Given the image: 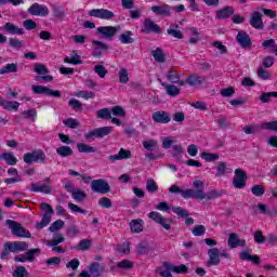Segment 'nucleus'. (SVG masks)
I'll use <instances>...</instances> for the list:
<instances>
[{"mask_svg":"<svg viewBox=\"0 0 277 277\" xmlns=\"http://www.w3.org/2000/svg\"><path fill=\"white\" fill-rule=\"evenodd\" d=\"M41 211L44 212L41 222L36 224V228L39 230L51 224V215L55 213V210L49 203H41Z\"/></svg>","mask_w":277,"mask_h":277,"instance_id":"obj_1","label":"nucleus"},{"mask_svg":"<svg viewBox=\"0 0 277 277\" xmlns=\"http://www.w3.org/2000/svg\"><path fill=\"white\" fill-rule=\"evenodd\" d=\"M25 163H44L47 161V155L42 149H38L24 155Z\"/></svg>","mask_w":277,"mask_h":277,"instance_id":"obj_2","label":"nucleus"},{"mask_svg":"<svg viewBox=\"0 0 277 277\" xmlns=\"http://www.w3.org/2000/svg\"><path fill=\"white\" fill-rule=\"evenodd\" d=\"M6 224L9 228H11V233L15 235L16 237H31V234L29 230L25 229L21 224L16 223V221L13 220H6Z\"/></svg>","mask_w":277,"mask_h":277,"instance_id":"obj_3","label":"nucleus"},{"mask_svg":"<svg viewBox=\"0 0 277 277\" xmlns=\"http://www.w3.org/2000/svg\"><path fill=\"white\" fill-rule=\"evenodd\" d=\"M114 131V127H103L96 128L88 133L84 134L85 140H92L94 137L103 138L106 135H109Z\"/></svg>","mask_w":277,"mask_h":277,"instance_id":"obj_4","label":"nucleus"},{"mask_svg":"<svg viewBox=\"0 0 277 277\" xmlns=\"http://www.w3.org/2000/svg\"><path fill=\"white\" fill-rule=\"evenodd\" d=\"M88 14L93 16V18H101L102 21H111V18L116 17V14L107 9H93Z\"/></svg>","mask_w":277,"mask_h":277,"instance_id":"obj_5","label":"nucleus"},{"mask_svg":"<svg viewBox=\"0 0 277 277\" xmlns=\"http://www.w3.org/2000/svg\"><path fill=\"white\" fill-rule=\"evenodd\" d=\"M50 183H51V177L45 179L44 184L31 183L30 192L35 194H51V192H53V187L51 186Z\"/></svg>","mask_w":277,"mask_h":277,"instance_id":"obj_6","label":"nucleus"},{"mask_svg":"<svg viewBox=\"0 0 277 277\" xmlns=\"http://www.w3.org/2000/svg\"><path fill=\"white\" fill-rule=\"evenodd\" d=\"M91 189L96 194H108L111 188L105 180L100 179L91 181Z\"/></svg>","mask_w":277,"mask_h":277,"instance_id":"obj_7","label":"nucleus"},{"mask_svg":"<svg viewBox=\"0 0 277 277\" xmlns=\"http://www.w3.org/2000/svg\"><path fill=\"white\" fill-rule=\"evenodd\" d=\"M185 77V74L177 71L175 69H170L167 71V79L170 81V83H175L176 85L180 87H185L186 82L185 80H182L181 78Z\"/></svg>","mask_w":277,"mask_h":277,"instance_id":"obj_8","label":"nucleus"},{"mask_svg":"<svg viewBox=\"0 0 277 277\" xmlns=\"http://www.w3.org/2000/svg\"><path fill=\"white\" fill-rule=\"evenodd\" d=\"M246 181H248V175L241 169L235 170V177L233 180V185L236 189H243L246 187Z\"/></svg>","mask_w":277,"mask_h":277,"instance_id":"obj_9","label":"nucleus"},{"mask_svg":"<svg viewBox=\"0 0 277 277\" xmlns=\"http://www.w3.org/2000/svg\"><path fill=\"white\" fill-rule=\"evenodd\" d=\"M120 31V26H101L97 28V34L102 35V38L111 40Z\"/></svg>","mask_w":277,"mask_h":277,"instance_id":"obj_10","label":"nucleus"},{"mask_svg":"<svg viewBox=\"0 0 277 277\" xmlns=\"http://www.w3.org/2000/svg\"><path fill=\"white\" fill-rule=\"evenodd\" d=\"M31 90L35 94H45L47 96H53L54 98H60V96H62V93H60V91H53L49 89V87L44 85H32Z\"/></svg>","mask_w":277,"mask_h":277,"instance_id":"obj_11","label":"nucleus"},{"mask_svg":"<svg viewBox=\"0 0 277 277\" xmlns=\"http://www.w3.org/2000/svg\"><path fill=\"white\" fill-rule=\"evenodd\" d=\"M148 217L150 220H154V222H156L157 224H160V226H162L164 230H170V228H172V225L170 224V220L163 217L159 212H150L148 214Z\"/></svg>","mask_w":277,"mask_h":277,"instance_id":"obj_12","label":"nucleus"},{"mask_svg":"<svg viewBox=\"0 0 277 277\" xmlns=\"http://www.w3.org/2000/svg\"><path fill=\"white\" fill-rule=\"evenodd\" d=\"M28 13L31 16H49V8L44 4L34 3L29 9Z\"/></svg>","mask_w":277,"mask_h":277,"instance_id":"obj_13","label":"nucleus"},{"mask_svg":"<svg viewBox=\"0 0 277 277\" xmlns=\"http://www.w3.org/2000/svg\"><path fill=\"white\" fill-rule=\"evenodd\" d=\"M163 267L164 269H169L173 274H182V275L189 274V267L185 264L174 265L170 262H164Z\"/></svg>","mask_w":277,"mask_h":277,"instance_id":"obj_14","label":"nucleus"},{"mask_svg":"<svg viewBox=\"0 0 277 277\" xmlns=\"http://www.w3.org/2000/svg\"><path fill=\"white\" fill-rule=\"evenodd\" d=\"M227 246L232 250L235 249V248H239V247L240 248H246V240L240 239L238 234L232 233L228 236Z\"/></svg>","mask_w":277,"mask_h":277,"instance_id":"obj_15","label":"nucleus"},{"mask_svg":"<svg viewBox=\"0 0 277 277\" xmlns=\"http://www.w3.org/2000/svg\"><path fill=\"white\" fill-rule=\"evenodd\" d=\"M142 31L143 34H161V28L153 19L146 18L143 23Z\"/></svg>","mask_w":277,"mask_h":277,"instance_id":"obj_16","label":"nucleus"},{"mask_svg":"<svg viewBox=\"0 0 277 277\" xmlns=\"http://www.w3.org/2000/svg\"><path fill=\"white\" fill-rule=\"evenodd\" d=\"M184 83H186V85H190V88H200V85L205 83V76L189 74L188 77L184 80Z\"/></svg>","mask_w":277,"mask_h":277,"instance_id":"obj_17","label":"nucleus"},{"mask_svg":"<svg viewBox=\"0 0 277 277\" xmlns=\"http://www.w3.org/2000/svg\"><path fill=\"white\" fill-rule=\"evenodd\" d=\"M150 10L157 16H172V6L170 4L153 5Z\"/></svg>","mask_w":277,"mask_h":277,"instance_id":"obj_18","label":"nucleus"},{"mask_svg":"<svg viewBox=\"0 0 277 277\" xmlns=\"http://www.w3.org/2000/svg\"><path fill=\"white\" fill-rule=\"evenodd\" d=\"M249 23L254 29H263V14H261V12L259 11L253 12L249 19Z\"/></svg>","mask_w":277,"mask_h":277,"instance_id":"obj_19","label":"nucleus"},{"mask_svg":"<svg viewBox=\"0 0 277 277\" xmlns=\"http://www.w3.org/2000/svg\"><path fill=\"white\" fill-rule=\"evenodd\" d=\"M131 157H133L131 150L120 148L118 154L108 156V161H122L123 159H131Z\"/></svg>","mask_w":277,"mask_h":277,"instance_id":"obj_20","label":"nucleus"},{"mask_svg":"<svg viewBox=\"0 0 277 277\" xmlns=\"http://www.w3.org/2000/svg\"><path fill=\"white\" fill-rule=\"evenodd\" d=\"M29 248V245L25 241L6 242V249L10 252H25Z\"/></svg>","mask_w":277,"mask_h":277,"instance_id":"obj_21","label":"nucleus"},{"mask_svg":"<svg viewBox=\"0 0 277 277\" xmlns=\"http://www.w3.org/2000/svg\"><path fill=\"white\" fill-rule=\"evenodd\" d=\"M151 118L154 122H157L159 124H168L172 118L170 115L166 111H156L151 115Z\"/></svg>","mask_w":277,"mask_h":277,"instance_id":"obj_22","label":"nucleus"},{"mask_svg":"<svg viewBox=\"0 0 277 277\" xmlns=\"http://www.w3.org/2000/svg\"><path fill=\"white\" fill-rule=\"evenodd\" d=\"M236 40L242 49H248V47H250L252 44V42L250 41V36L248 35V32H246L243 30H240L238 32Z\"/></svg>","mask_w":277,"mask_h":277,"instance_id":"obj_23","label":"nucleus"},{"mask_svg":"<svg viewBox=\"0 0 277 277\" xmlns=\"http://www.w3.org/2000/svg\"><path fill=\"white\" fill-rule=\"evenodd\" d=\"M1 29L3 31H6V34H12L13 36H23V34H25V30L23 28H19L12 23H6L1 27Z\"/></svg>","mask_w":277,"mask_h":277,"instance_id":"obj_24","label":"nucleus"},{"mask_svg":"<svg viewBox=\"0 0 277 277\" xmlns=\"http://www.w3.org/2000/svg\"><path fill=\"white\" fill-rule=\"evenodd\" d=\"M0 107L8 111H16L21 107V103L16 101H8L0 97Z\"/></svg>","mask_w":277,"mask_h":277,"instance_id":"obj_25","label":"nucleus"},{"mask_svg":"<svg viewBox=\"0 0 277 277\" xmlns=\"http://www.w3.org/2000/svg\"><path fill=\"white\" fill-rule=\"evenodd\" d=\"M209 265H220V249L212 248L208 250Z\"/></svg>","mask_w":277,"mask_h":277,"instance_id":"obj_26","label":"nucleus"},{"mask_svg":"<svg viewBox=\"0 0 277 277\" xmlns=\"http://www.w3.org/2000/svg\"><path fill=\"white\" fill-rule=\"evenodd\" d=\"M92 47L94 57H101L102 51H107V49H109L106 43L101 41H92Z\"/></svg>","mask_w":277,"mask_h":277,"instance_id":"obj_27","label":"nucleus"},{"mask_svg":"<svg viewBox=\"0 0 277 277\" xmlns=\"http://www.w3.org/2000/svg\"><path fill=\"white\" fill-rule=\"evenodd\" d=\"M225 174H233V169L226 162H219L215 176H225Z\"/></svg>","mask_w":277,"mask_h":277,"instance_id":"obj_28","label":"nucleus"},{"mask_svg":"<svg viewBox=\"0 0 277 277\" xmlns=\"http://www.w3.org/2000/svg\"><path fill=\"white\" fill-rule=\"evenodd\" d=\"M234 12L235 11L233 10L232 6L223 8L221 10L216 11V18H221V19L230 18V16H233Z\"/></svg>","mask_w":277,"mask_h":277,"instance_id":"obj_29","label":"nucleus"},{"mask_svg":"<svg viewBox=\"0 0 277 277\" xmlns=\"http://www.w3.org/2000/svg\"><path fill=\"white\" fill-rule=\"evenodd\" d=\"M130 228L132 233H142L144 230V221L142 219L131 221Z\"/></svg>","mask_w":277,"mask_h":277,"instance_id":"obj_30","label":"nucleus"},{"mask_svg":"<svg viewBox=\"0 0 277 277\" xmlns=\"http://www.w3.org/2000/svg\"><path fill=\"white\" fill-rule=\"evenodd\" d=\"M64 62L65 64H72L74 66L83 64V61H81V56H79L77 52H71L70 57H65Z\"/></svg>","mask_w":277,"mask_h":277,"instance_id":"obj_31","label":"nucleus"},{"mask_svg":"<svg viewBox=\"0 0 277 277\" xmlns=\"http://www.w3.org/2000/svg\"><path fill=\"white\" fill-rule=\"evenodd\" d=\"M0 159H3L8 166H16L18 162V159H16V156H14L12 153H4L0 155Z\"/></svg>","mask_w":277,"mask_h":277,"instance_id":"obj_32","label":"nucleus"},{"mask_svg":"<svg viewBox=\"0 0 277 277\" xmlns=\"http://www.w3.org/2000/svg\"><path fill=\"white\" fill-rule=\"evenodd\" d=\"M162 87H164L169 96H179L181 94V89L174 84L162 83Z\"/></svg>","mask_w":277,"mask_h":277,"instance_id":"obj_33","label":"nucleus"},{"mask_svg":"<svg viewBox=\"0 0 277 277\" xmlns=\"http://www.w3.org/2000/svg\"><path fill=\"white\" fill-rule=\"evenodd\" d=\"M151 55L155 62H158L159 64H163V62H166V54L160 48H156L155 50H153Z\"/></svg>","mask_w":277,"mask_h":277,"instance_id":"obj_34","label":"nucleus"},{"mask_svg":"<svg viewBox=\"0 0 277 277\" xmlns=\"http://www.w3.org/2000/svg\"><path fill=\"white\" fill-rule=\"evenodd\" d=\"M188 31L192 36L189 38L190 44H197V42H200V32H198V29L196 27H189Z\"/></svg>","mask_w":277,"mask_h":277,"instance_id":"obj_35","label":"nucleus"},{"mask_svg":"<svg viewBox=\"0 0 277 277\" xmlns=\"http://www.w3.org/2000/svg\"><path fill=\"white\" fill-rule=\"evenodd\" d=\"M71 197L76 202H83L85 198H88V194L84 190L81 189H75L71 194Z\"/></svg>","mask_w":277,"mask_h":277,"instance_id":"obj_36","label":"nucleus"},{"mask_svg":"<svg viewBox=\"0 0 277 277\" xmlns=\"http://www.w3.org/2000/svg\"><path fill=\"white\" fill-rule=\"evenodd\" d=\"M131 36H133L131 30L121 34L119 37L121 44H133L134 40L131 38Z\"/></svg>","mask_w":277,"mask_h":277,"instance_id":"obj_37","label":"nucleus"},{"mask_svg":"<svg viewBox=\"0 0 277 277\" xmlns=\"http://www.w3.org/2000/svg\"><path fill=\"white\" fill-rule=\"evenodd\" d=\"M18 66L14 63L6 64L4 67L0 69V75H9L10 72H17Z\"/></svg>","mask_w":277,"mask_h":277,"instance_id":"obj_38","label":"nucleus"},{"mask_svg":"<svg viewBox=\"0 0 277 277\" xmlns=\"http://www.w3.org/2000/svg\"><path fill=\"white\" fill-rule=\"evenodd\" d=\"M77 98H84V101H90V98H94L96 94L92 91H78L74 94Z\"/></svg>","mask_w":277,"mask_h":277,"instance_id":"obj_39","label":"nucleus"},{"mask_svg":"<svg viewBox=\"0 0 277 277\" xmlns=\"http://www.w3.org/2000/svg\"><path fill=\"white\" fill-rule=\"evenodd\" d=\"M157 146H159V142L155 138H149L143 142V147L145 148V150H155Z\"/></svg>","mask_w":277,"mask_h":277,"instance_id":"obj_40","label":"nucleus"},{"mask_svg":"<svg viewBox=\"0 0 277 277\" xmlns=\"http://www.w3.org/2000/svg\"><path fill=\"white\" fill-rule=\"evenodd\" d=\"M201 159H205V161L211 163L212 161H217V159H220V155L205 151L201 154Z\"/></svg>","mask_w":277,"mask_h":277,"instance_id":"obj_41","label":"nucleus"},{"mask_svg":"<svg viewBox=\"0 0 277 277\" xmlns=\"http://www.w3.org/2000/svg\"><path fill=\"white\" fill-rule=\"evenodd\" d=\"M56 153L60 157H70V155H72V148L68 146H61L56 148Z\"/></svg>","mask_w":277,"mask_h":277,"instance_id":"obj_42","label":"nucleus"},{"mask_svg":"<svg viewBox=\"0 0 277 277\" xmlns=\"http://www.w3.org/2000/svg\"><path fill=\"white\" fill-rule=\"evenodd\" d=\"M23 118H25L26 120H29V118H31L32 122H36V118L38 116V113L36 111V109L30 108L28 110H24L22 113Z\"/></svg>","mask_w":277,"mask_h":277,"instance_id":"obj_43","label":"nucleus"},{"mask_svg":"<svg viewBox=\"0 0 277 277\" xmlns=\"http://www.w3.org/2000/svg\"><path fill=\"white\" fill-rule=\"evenodd\" d=\"M77 149L80 153H96V148H94L93 146H90L88 144H84V143H78Z\"/></svg>","mask_w":277,"mask_h":277,"instance_id":"obj_44","label":"nucleus"},{"mask_svg":"<svg viewBox=\"0 0 277 277\" xmlns=\"http://www.w3.org/2000/svg\"><path fill=\"white\" fill-rule=\"evenodd\" d=\"M146 189L149 192V194H156V192H159V186L155 180L150 179L147 180Z\"/></svg>","mask_w":277,"mask_h":277,"instance_id":"obj_45","label":"nucleus"},{"mask_svg":"<svg viewBox=\"0 0 277 277\" xmlns=\"http://www.w3.org/2000/svg\"><path fill=\"white\" fill-rule=\"evenodd\" d=\"M119 82L123 84L129 83V70L124 67L119 69Z\"/></svg>","mask_w":277,"mask_h":277,"instance_id":"obj_46","label":"nucleus"},{"mask_svg":"<svg viewBox=\"0 0 277 277\" xmlns=\"http://www.w3.org/2000/svg\"><path fill=\"white\" fill-rule=\"evenodd\" d=\"M192 233L194 237H202L205 233H207V227L205 225H196L193 229Z\"/></svg>","mask_w":277,"mask_h":277,"instance_id":"obj_47","label":"nucleus"},{"mask_svg":"<svg viewBox=\"0 0 277 277\" xmlns=\"http://www.w3.org/2000/svg\"><path fill=\"white\" fill-rule=\"evenodd\" d=\"M13 276L14 277H29V272H27V268H25V266H17L13 273Z\"/></svg>","mask_w":277,"mask_h":277,"instance_id":"obj_48","label":"nucleus"},{"mask_svg":"<svg viewBox=\"0 0 277 277\" xmlns=\"http://www.w3.org/2000/svg\"><path fill=\"white\" fill-rule=\"evenodd\" d=\"M9 47L16 49V51L23 49V41L16 38H9Z\"/></svg>","mask_w":277,"mask_h":277,"instance_id":"obj_49","label":"nucleus"},{"mask_svg":"<svg viewBox=\"0 0 277 277\" xmlns=\"http://www.w3.org/2000/svg\"><path fill=\"white\" fill-rule=\"evenodd\" d=\"M64 228V221L57 220L50 227V233H57V230H62Z\"/></svg>","mask_w":277,"mask_h":277,"instance_id":"obj_50","label":"nucleus"},{"mask_svg":"<svg viewBox=\"0 0 277 277\" xmlns=\"http://www.w3.org/2000/svg\"><path fill=\"white\" fill-rule=\"evenodd\" d=\"M173 213L179 215V217H189V212L181 207H172Z\"/></svg>","mask_w":277,"mask_h":277,"instance_id":"obj_51","label":"nucleus"},{"mask_svg":"<svg viewBox=\"0 0 277 277\" xmlns=\"http://www.w3.org/2000/svg\"><path fill=\"white\" fill-rule=\"evenodd\" d=\"M133 262L129 260H123L117 263L119 269H133Z\"/></svg>","mask_w":277,"mask_h":277,"instance_id":"obj_52","label":"nucleus"},{"mask_svg":"<svg viewBox=\"0 0 277 277\" xmlns=\"http://www.w3.org/2000/svg\"><path fill=\"white\" fill-rule=\"evenodd\" d=\"M261 129L266 131H277V121H268L261 124Z\"/></svg>","mask_w":277,"mask_h":277,"instance_id":"obj_53","label":"nucleus"},{"mask_svg":"<svg viewBox=\"0 0 277 277\" xmlns=\"http://www.w3.org/2000/svg\"><path fill=\"white\" fill-rule=\"evenodd\" d=\"M258 77L260 79H263L264 81L267 79H272V74L269 71H267L265 68L260 67L258 69Z\"/></svg>","mask_w":277,"mask_h":277,"instance_id":"obj_54","label":"nucleus"},{"mask_svg":"<svg viewBox=\"0 0 277 277\" xmlns=\"http://www.w3.org/2000/svg\"><path fill=\"white\" fill-rule=\"evenodd\" d=\"M251 192H252L253 196H256L258 198H261V196H263L265 194V188H263L262 185H254L251 188Z\"/></svg>","mask_w":277,"mask_h":277,"instance_id":"obj_55","label":"nucleus"},{"mask_svg":"<svg viewBox=\"0 0 277 277\" xmlns=\"http://www.w3.org/2000/svg\"><path fill=\"white\" fill-rule=\"evenodd\" d=\"M94 72L98 75L101 79H105V76L107 75V69L103 65H95Z\"/></svg>","mask_w":277,"mask_h":277,"instance_id":"obj_56","label":"nucleus"},{"mask_svg":"<svg viewBox=\"0 0 277 277\" xmlns=\"http://www.w3.org/2000/svg\"><path fill=\"white\" fill-rule=\"evenodd\" d=\"M90 246H92V241L88 239H83L76 247V250H82V251L90 250Z\"/></svg>","mask_w":277,"mask_h":277,"instance_id":"obj_57","label":"nucleus"},{"mask_svg":"<svg viewBox=\"0 0 277 277\" xmlns=\"http://www.w3.org/2000/svg\"><path fill=\"white\" fill-rule=\"evenodd\" d=\"M253 239L255 241V243H265V236L263 235L262 230H256L253 234Z\"/></svg>","mask_w":277,"mask_h":277,"instance_id":"obj_58","label":"nucleus"},{"mask_svg":"<svg viewBox=\"0 0 277 277\" xmlns=\"http://www.w3.org/2000/svg\"><path fill=\"white\" fill-rule=\"evenodd\" d=\"M64 124L69 129H77L80 123H79V120L69 118L64 120Z\"/></svg>","mask_w":277,"mask_h":277,"instance_id":"obj_59","label":"nucleus"},{"mask_svg":"<svg viewBox=\"0 0 277 277\" xmlns=\"http://www.w3.org/2000/svg\"><path fill=\"white\" fill-rule=\"evenodd\" d=\"M113 114V116H120V117H124L127 116V113L124 111V108L120 107V106H115L110 109V115Z\"/></svg>","mask_w":277,"mask_h":277,"instance_id":"obj_60","label":"nucleus"},{"mask_svg":"<svg viewBox=\"0 0 277 277\" xmlns=\"http://www.w3.org/2000/svg\"><path fill=\"white\" fill-rule=\"evenodd\" d=\"M167 34L172 36V38H177V40H183V32L173 28L167 29Z\"/></svg>","mask_w":277,"mask_h":277,"instance_id":"obj_61","label":"nucleus"},{"mask_svg":"<svg viewBox=\"0 0 277 277\" xmlns=\"http://www.w3.org/2000/svg\"><path fill=\"white\" fill-rule=\"evenodd\" d=\"M97 118L110 119L111 110H109V108H102V109L97 110Z\"/></svg>","mask_w":277,"mask_h":277,"instance_id":"obj_62","label":"nucleus"},{"mask_svg":"<svg viewBox=\"0 0 277 277\" xmlns=\"http://www.w3.org/2000/svg\"><path fill=\"white\" fill-rule=\"evenodd\" d=\"M98 205L102 207V209H111V199L103 197L98 200Z\"/></svg>","mask_w":277,"mask_h":277,"instance_id":"obj_63","label":"nucleus"},{"mask_svg":"<svg viewBox=\"0 0 277 277\" xmlns=\"http://www.w3.org/2000/svg\"><path fill=\"white\" fill-rule=\"evenodd\" d=\"M89 272L91 274L92 277H100L101 276V272L98 271V264L97 263H93L91 264Z\"/></svg>","mask_w":277,"mask_h":277,"instance_id":"obj_64","label":"nucleus"}]
</instances>
